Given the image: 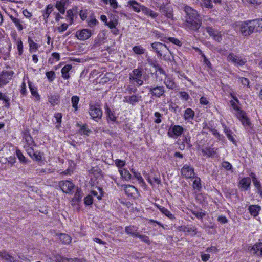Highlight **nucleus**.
Masks as SVG:
<instances>
[{
	"instance_id": "nucleus-1",
	"label": "nucleus",
	"mask_w": 262,
	"mask_h": 262,
	"mask_svg": "<svg viewBox=\"0 0 262 262\" xmlns=\"http://www.w3.org/2000/svg\"><path fill=\"white\" fill-rule=\"evenodd\" d=\"M186 13L185 25L190 29L198 30L201 27L202 21L198 12L190 6L185 5L183 7Z\"/></svg>"
},
{
	"instance_id": "nucleus-2",
	"label": "nucleus",
	"mask_w": 262,
	"mask_h": 262,
	"mask_svg": "<svg viewBox=\"0 0 262 262\" xmlns=\"http://www.w3.org/2000/svg\"><path fill=\"white\" fill-rule=\"evenodd\" d=\"M239 27L241 34L245 36L250 35L254 32L255 30L257 31H258L256 19L242 22Z\"/></svg>"
},
{
	"instance_id": "nucleus-3",
	"label": "nucleus",
	"mask_w": 262,
	"mask_h": 262,
	"mask_svg": "<svg viewBox=\"0 0 262 262\" xmlns=\"http://www.w3.org/2000/svg\"><path fill=\"white\" fill-rule=\"evenodd\" d=\"M151 46L158 57H164L167 52L171 55H172V53L169 50L168 47L164 44L159 42H155L152 43Z\"/></svg>"
},
{
	"instance_id": "nucleus-4",
	"label": "nucleus",
	"mask_w": 262,
	"mask_h": 262,
	"mask_svg": "<svg viewBox=\"0 0 262 262\" xmlns=\"http://www.w3.org/2000/svg\"><path fill=\"white\" fill-rule=\"evenodd\" d=\"M159 11L168 19H173V10L172 6L169 3H162L157 6Z\"/></svg>"
},
{
	"instance_id": "nucleus-5",
	"label": "nucleus",
	"mask_w": 262,
	"mask_h": 262,
	"mask_svg": "<svg viewBox=\"0 0 262 262\" xmlns=\"http://www.w3.org/2000/svg\"><path fill=\"white\" fill-rule=\"evenodd\" d=\"M146 89L148 90L149 94H151L152 97L160 98L165 96V90L163 86H147Z\"/></svg>"
},
{
	"instance_id": "nucleus-6",
	"label": "nucleus",
	"mask_w": 262,
	"mask_h": 262,
	"mask_svg": "<svg viewBox=\"0 0 262 262\" xmlns=\"http://www.w3.org/2000/svg\"><path fill=\"white\" fill-rule=\"evenodd\" d=\"M142 75V70L141 68L134 69L132 71V73L129 74V80L134 81L136 82L138 86H141L143 84V81L141 79Z\"/></svg>"
},
{
	"instance_id": "nucleus-7",
	"label": "nucleus",
	"mask_w": 262,
	"mask_h": 262,
	"mask_svg": "<svg viewBox=\"0 0 262 262\" xmlns=\"http://www.w3.org/2000/svg\"><path fill=\"white\" fill-rule=\"evenodd\" d=\"M89 114L93 119L98 121L101 118L102 112L98 105L90 104Z\"/></svg>"
},
{
	"instance_id": "nucleus-8",
	"label": "nucleus",
	"mask_w": 262,
	"mask_h": 262,
	"mask_svg": "<svg viewBox=\"0 0 262 262\" xmlns=\"http://www.w3.org/2000/svg\"><path fill=\"white\" fill-rule=\"evenodd\" d=\"M14 74L13 71H4L0 73V87L6 85L12 79Z\"/></svg>"
},
{
	"instance_id": "nucleus-9",
	"label": "nucleus",
	"mask_w": 262,
	"mask_h": 262,
	"mask_svg": "<svg viewBox=\"0 0 262 262\" xmlns=\"http://www.w3.org/2000/svg\"><path fill=\"white\" fill-rule=\"evenodd\" d=\"M181 173L186 179H192L195 176L194 168L190 165H184L181 169Z\"/></svg>"
},
{
	"instance_id": "nucleus-10",
	"label": "nucleus",
	"mask_w": 262,
	"mask_h": 262,
	"mask_svg": "<svg viewBox=\"0 0 262 262\" xmlns=\"http://www.w3.org/2000/svg\"><path fill=\"white\" fill-rule=\"evenodd\" d=\"M227 60L230 62H232L235 65L239 66H244L247 62L245 58H242L240 57L235 55L233 53H230L228 57Z\"/></svg>"
},
{
	"instance_id": "nucleus-11",
	"label": "nucleus",
	"mask_w": 262,
	"mask_h": 262,
	"mask_svg": "<svg viewBox=\"0 0 262 262\" xmlns=\"http://www.w3.org/2000/svg\"><path fill=\"white\" fill-rule=\"evenodd\" d=\"M184 128L180 125H174L168 132V135L171 138L180 136L183 132Z\"/></svg>"
},
{
	"instance_id": "nucleus-12",
	"label": "nucleus",
	"mask_w": 262,
	"mask_h": 262,
	"mask_svg": "<svg viewBox=\"0 0 262 262\" xmlns=\"http://www.w3.org/2000/svg\"><path fill=\"white\" fill-rule=\"evenodd\" d=\"M59 187L63 192L65 193H70L73 189L74 185L69 181H62L59 183Z\"/></svg>"
},
{
	"instance_id": "nucleus-13",
	"label": "nucleus",
	"mask_w": 262,
	"mask_h": 262,
	"mask_svg": "<svg viewBox=\"0 0 262 262\" xmlns=\"http://www.w3.org/2000/svg\"><path fill=\"white\" fill-rule=\"evenodd\" d=\"M92 35V32L90 30L86 29H82L80 31H78L76 33V36L80 40H85L89 38Z\"/></svg>"
},
{
	"instance_id": "nucleus-14",
	"label": "nucleus",
	"mask_w": 262,
	"mask_h": 262,
	"mask_svg": "<svg viewBox=\"0 0 262 262\" xmlns=\"http://www.w3.org/2000/svg\"><path fill=\"white\" fill-rule=\"evenodd\" d=\"M206 31L210 36L213 37L215 40L217 42L221 41L222 35L220 32L209 27L206 28Z\"/></svg>"
},
{
	"instance_id": "nucleus-15",
	"label": "nucleus",
	"mask_w": 262,
	"mask_h": 262,
	"mask_svg": "<svg viewBox=\"0 0 262 262\" xmlns=\"http://www.w3.org/2000/svg\"><path fill=\"white\" fill-rule=\"evenodd\" d=\"M237 117L244 126H249L251 123L244 111H239L237 114Z\"/></svg>"
},
{
	"instance_id": "nucleus-16",
	"label": "nucleus",
	"mask_w": 262,
	"mask_h": 262,
	"mask_svg": "<svg viewBox=\"0 0 262 262\" xmlns=\"http://www.w3.org/2000/svg\"><path fill=\"white\" fill-rule=\"evenodd\" d=\"M141 98V96H138L137 95L125 96L123 98V101L124 102L130 103L132 105H134L136 103H137L140 101Z\"/></svg>"
},
{
	"instance_id": "nucleus-17",
	"label": "nucleus",
	"mask_w": 262,
	"mask_h": 262,
	"mask_svg": "<svg viewBox=\"0 0 262 262\" xmlns=\"http://www.w3.org/2000/svg\"><path fill=\"white\" fill-rule=\"evenodd\" d=\"M217 148L211 147H205L201 149V151L204 156L207 157H212L217 153Z\"/></svg>"
},
{
	"instance_id": "nucleus-18",
	"label": "nucleus",
	"mask_w": 262,
	"mask_h": 262,
	"mask_svg": "<svg viewBox=\"0 0 262 262\" xmlns=\"http://www.w3.org/2000/svg\"><path fill=\"white\" fill-rule=\"evenodd\" d=\"M53 10V6L51 4H49L46 6L45 10L42 11V18L46 23L48 22V18Z\"/></svg>"
},
{
	"instance_id": "nucleus-19",
	"label": "nucleus",
	"mask_w": 262,
	"mask_h": 262,
	"mask_svg": "<svg viewBox=\"0 0 262 262\" xmlns=\"http://www.w3.org/2000/svg\"><path fill=\"white\" fill-rule=\"evenodd\" d=\"M182 230L187 234H191L193 236L195 235L197 233L196 227L192 225H189L182 227Z\"/></svg>"
},
{
	"instance_id": "nucleus-20",
	"label": "nucleus",
	"mask_w": 262,
	"mask_h": 262,
	"mask_svg": "<svg viewBox=\"0 0 262 262\" xmlns=\"http://www.w3.org/2000/svg\"><path fill=\"white\" fill-rule=\"evenodd\" d=\"M253 183L256 189L257 192L260 195V196H262V187L260 183V182L258 180L256 176L254 173L251 174Z\"/></svg>"
},
{
	"instance_id": "nucleus-21",
	"label": "nucleus",
	"mask_w": 262,
	"mask_h": 262,
	"mask_svg": "<svg viewBox=\"0 0 262 262\" xmlns=\"http://www.w3.org/2000/svg\"><path fill=\"white\" fill-rule=\"evenodd\" d=\"M215 4H221V0H212ZM201 6L207 8L212 9L213 7L211 0H200Z\"/></svg>"
},
{
	"instance_id": "nucleus-22",
	"label": "nucleus",
	"mask_w": 262,
	"mask_h": 262,
	"mask_svg": "<svg viewBox=\"0 0 262 262\" xmlns=\"http://www.w3.org/2000/svg\"><path fill=\"white\" fill-rule=\"evenodd\" d=\"M251 184V179L249 177L243 178L239 183V187L245 190H247Z\"/></svg>"
},
{
	"instance_id": "nucleus-23",
	"label": "nucleus",
	"mask_w": 262,
	"mask_h": 262,
	"mask_svg": "<svg viewBox=\"0 0 262 262\" xmlns=\"http://www.w3.org/2000/svg\"><path fill=\"white\" fill-rule=\"evenodd\" d=\"M137 228L134 226H126L125 228V232L133 237H136L138 236V232H137Z\"/></svg>"
},
{
	"instance_id": "nucleus-24",
	"label": "nucleus",
	"mask_w": 262,
	"mask_h": 262,
	"mask_svg": "<svg viewBox=\"0 0 262 262\" xmlns=\"http://www.w3.org/2000/svg\"><path fill=\"white\" fill-rule=\"evenodd\" d=\"M128 5L132 7L133 10L137 13L141 11L142 7L143 5H141L135 0H130L127 2Z\"/></svg>"
},
{
	"instance_id": "nucleus-25",
	"label": "nucleus",
	"mask_w": 262,
	"mask_h": 262,
	"mask_svg": "<svg viewBox=\"0 0 262 262\" xmlns=\"http://www.w3.org/2000/svg\"><path fill=\"white\" fill-rule=\"evenodd\" d=\"M68 2V0H59L56 2L55 7L61 14L65 13V6Z\"/></svg>"
},
{
	"instance_id": "nucleus-26",
	"label": "nucleus",
	"mask_w": 262,
	"mask_h": 262,
	"mask_svg": "<svg viewBox=\"0 0 262 262\" xmlns=\"http://www.w3.org/2000/svg\"><path fill=\"white\" fill-rule=\"evenodd\" d=\"M250 251L258 256H262V243L260 242L255 244L251 247Z\"/></svg>"
},
{
	"instance_id": "nucleus-27",
	"label": "nucleus",
	"mask_w": 262,
	"mask_h": 262,
	"mask_svg": "<svg viewBox=\"0 0 262 262\" xmlns=\"http://www.w3.org/2000/svg\"><path fill=\"white\" fill-rule=\"evenodd\" d=\"M141 11L145 15L149 16L152 18H155L158 16V14L157 12H154L145 6H143Z\"/></svg>"
},
{
	"instance_id": "nucleus-28",
	"label": "nucleus",
	"mask_w": 262,
	"mask_h": 262,
	"mask_svg": "<svg viewBox=\"0 0 262 262\" xmlns=\"http://www.w3.org/2000/svg\"><path fill=\"white\" fill-rule=\"evenodd\" d=\"M0 257L6 262H15L14 257L6 251H0Z\"/></svg>"
},
{
	"instance_id": "nucleus-29",
	"label": "nucleus",
	"mask_w": 262,
	"mask_h": 262,
	"mask_svg": "<svg viewBox=\"0 0 262 262\" xmlns=\"http://www.w3.org/2000/svg\"><path fill=\"white\" fill-rule=\"evenodd\" d=\"M122 186L124 187L125 193L128 196H133L137 191L136 188L132 185H123Z\"/></svg>"
},
{
	"instance_id": "nucleus-30",
	"label": "nucleus",
	"mask_w": 262,
	"mask_h": 262,
	"mask_svg": "<svg viewBox=\"0 0 262 262\" xmlns=\"http://www.w3.org/2000/svg\"><path fill=\"white\" fill-rule=\"evenodd\" d=\"M29 86L32 95L35 97V101H39L40 99V96L37 92V88L34 85H32L30 83H29Z\"/></svg>"
},
{
	"instance_id": "nucleus-31",
	"label": "nucleus",
	"mask_w": 262,
	"mask_h": 262,
	"mask_svg": "<svg viewBox=\"0 0 262 262\" xmlns=\"http://www.w3.org/2000/svg\"><path fill=\"white\" fill-rule=\"evenodd\" d=\"M72 69V66L70 64H66L61 69L62 77L64 79H68L70 78L69 72Z\"/></svg>"
},
{
	"instance_id": "nucleus-32",
	"label": "nucleus",
	"mask_w": 262,
	"mask_h": 262,
	"mask_svg": "<svg viewBox=\"0 0 262 262\" xmlns=\"http://www.w3.org/2000/svg\"><path fill=\"white\" fill-rule=\"evenodd\" d=\"M248 209L250 214L255 217L258 215L259 212L260 210V207L256 205H250Z\"/></svg>"
},
{
	"instance_id": "nucleus-33",
	"label": "nucleus",
	"mask_w": 262,
	"mask_h": 262,
	"mask_svg": "<svg viewBox=\"0 0 262 262\" xmlns=\"http://www.w3.org/2000/svg\"><path fill=\"white\" fill-rule=\"evenodd\" d=\"M157 207L162 213L165 214V215L169 219L171 220L174 219V216L167 208L158 205H157Z\"/></svg>"
},
{
	"instance_id": "nucleus-34",
	"label": "nucleus",
	"mask_w": 262,
	"mask_h": 262,
	"mask_svg": "<svg viewBox=\"0 0 262 262\" xmlns=\"http://www.w3.org/2000/svg\"><path fill=\"white\" fill-rule=\"evenodd\" d=\"M12 22L15 24L16 27L19 31H21L24 28L23 26V21H21L19 19L13 16L12 15L9 16Z\"/></svg>"
},
{
	"instance_id": "nucleus-35",
	"label": "nucleus",
	"mask_w": 262,
	"mask_h": 262,
	"mask_svg": "<svg viewBox=\"0 0 262 262\" xmlns=\"http://www.w3.org/2000/svg\"><path fill=\"white\" fill-rule=\"evenodd\" d=\"M164 83L166 87L171 90H176L177 85L172 79L170 78H166L165 79Z\"/></svg>"
},
{
	"instance_id": "nucleus-36",
	"label": "nucleus",
	"mask_w": 262,
	"mask_h": 262,
	"mask_svg": "<svg viewBox=\"0 0 262 262\" xmlns=\"http://www.w3.org/2000/svg\"><path fill=\"white\" fill-rule=\"evenodd\" d=\"M119 172L123 179L128 181L131 179V174L126 169H120Z\"/></svg>"
},
{
	"instance_id": "nucleus-37",
	"label": "nucleus",
	"mask_w": 262,
	"mask_h": 262,
	"mask_svg": "<svg viewBox=\"0 0 262 262\" xmlns=\"http://www.w3.org/2000/svg\"><path fill=\"white\" fill-rule=\"evenodd\" d=\"M162 41L167 43L169 42H171L174 45H177L178 46H182L181 42L178 39L174 37L165 38V39H163Z\"/></svg>"
},
{
	"instance_id": "nucleus-38",
	"label": "nucleus",
	"mask_w": 262,
	"mask_h": 262,
	"mask_svg": "<svg viewBox=\"0 0 262 262\" xmlns=\"http://www.w3.org/2000/svg\"><path fill=\"white\" fill-rule=\"evenodd\" d=\"M194 112L191 108H187L184 114V118L185 120L192 119L194 117Z\"/></svg>"
},
{
	"instance_id": "nucleus-39",
	"label": "nucleus",
	"mask_w": 262,
	"mask_h": 262,
	"mask_svg": "<svg viewBox=\"0 0 262 262\" xmlns=\"http://www.w3.org/2000/svg\"><path fill=\"white\" fill-rule=\"evenodd\" d=\"M49 102L53 106L58 104L59 102V96L58 95H52L49 97Z\"/></svg>"
},
{
	"instance_id": "nucleus-40",
	"label": "nucleus",
	"mask_w": 262,
	"mask_h": 262,
	"mask_svg": "<svg viewBox=\"0 0 262 262\" xmlns=\"http://www.w3.org/2000/svg\"><path fill=\"white\" fill-rule=\"evenodd\" d=\"M59 236V239L63 244H68L71 241V237L68 234L61 233Z\"/></svg>"
},
{
	"instance_id": "nucleus-41",
	"label": "nucleus",
	"mask_w": 262,
	"mask_h": 262,
	"mask_svg": "<svg viewBox=\"0 0 262 262\" xmlns=\"http://www.w3.org/2000/svg\"><path fill=\"white\" fill-rule=\"evenodd\" d=\"M97 191L93 190L91 191L92 194L93 196H96L98 200H100L101 199L102 196L103 195V191L102 189L100 187H97Z\"/></svg>"
},
{
	"instance_id": "nucleus-42",
	"label": "nucleus",
	"mask_w": 262,
	"mask_h": 262,
	"mask_svg": "<svg viewBox=\"0 0 262 262\" xmlns=\"http://www.w3.org/2000/svg\"><path fill=\"white\" fill-rule=\"evenodd\" d=\"M194 178L195 180L193 183V188L194 189L200 191L202 188L201 179L200 178L196 176H195Z\"/></svg>"
},
{
	"instance_id": "nucleus-43",
	"label": "nucleus",
	"mask_w": 262,
	"mask_h": 262,
	"mask_svg": "<svg viewBox=\"0 0 262 262\" xmlns=\"http://www.w3.org/2000/svg\"><path fill=\"white\" fill-rule=\"evenodd\" d=\"M133 52L138 55H142L145 53V49L141 45L134 46L132 49Z\"/></svg>"
},
{
	"instance_id": "nucleus-44",
	"label": "nucleus",
	"mask_w": 262,
	"mask_h": 262,
	"mask_svg": "<svg viewBox=\"0 0 262 262\" xmlns=\"http://www.w3.org/2000/svg\"><path fill=\"white\" fill-rule=\"evenodd\" d=\"M28 43L29 44L30 51L31 52H35L37 50L39 45L35 43L30 37L28 38Z\"/></svg>"
},
{
	"instance_id": "nucleus-45",
	"label": "nucleus",
	"mask_w": 262,
	"mask_h": 262,
	"mask_svg": "<svg viewBox=\"0 0 262 262\" xmlns=\"http://www.w3.org/2000/svg\"><path fill=\"white\" fill-rule=\"evenodd\" d=\"M224 132H225L226 135L227 136L228 139L229 140H230L234 143H235L236 142L235 139L234 138V137L232 135V132L230 129L225 127L224 128Z\"/></svg>"
},
{
	"instance_id": "nucleus-46",
	"label": "nucleus",
	"mask_w": 262,
	"mask_h": 262,
	"mask_svg": "<svg viewBox=\"0 0 262 262\" xmlns=\"http://www.w3.org/2000/svg\"><path fill=\"white\" fill-rule=\"evenodd\" d=\"M71 101L73 107L74 108L75 111H77L78 110V104L79 101V97L77 96H74L72 97Z\"/></svg>"
},
{
	"instance_id": "nucleus-47",
	"label": "nucleus",
	"mask_w": 262,
	"mask_h": 262,
	"mask_svg": "<svg viewBox=\"0 0 262 262\" xmlns=\"http://www.w3.org/2000/svg\"><path fill=\"white\" fill-rule=\"evenodd\" d=\"M105 111L107 115L108 119L115 122L116 121V118L114 115V114L111 111V110L108 108V107L106 105L105 107Z\"/></svg>"
},
{
	"instance_id": "nucleus-48",
	"label": "nucleus",
	"mask_w": 262,
	"mask_h": 262,
	"mask_svg": "<svg viewBox=\"0 0 262 262\" xmlns=\"http://www.w3.org/2000/svg\"><path fill=\"white\" fill-rule=\"evenodd\" d=\"M46 75L48 80L50 82L53 81L55 78V73L53 71L46 72Z\"/></svg>"
},
{
	"instance_id": "nucleus-49",
	"label": "nucleus",
	"mask_w": 262,
	"mask_h": 262,
	"mask_svg": "<svg viewBox=\"0 0 262 262\" xmlns=\"http://www.w3.org/2000/svg\"><path fill=\"white\" fill-rule=\"evenodd\" d=\"M79 132L81 134L88 135L89 134V133L91 132V130H90V129H88L86 127V125H83L80 126Z\"/></svg>"
},
{
	"instance_id": "nucleus-50",
	"label": "nucleus",
	"mask_w": 262,
	"mask_h": 262,
	"mask_svg": "<svg viewBox=\"0 0 262 262\" xmlns=\"http://www.w3.org/2000/svg\"><path fill=\"white\" fill-rule=\"evenodd\" d=\"M238 82H240L243 86L249 87V80L248 79L245 77H238Z\"/></svg>"
},
{
	"instance_id": "nucleus-51",
	"label": "nucleus",
	"mask_w": 262,
	"mask_h": 262,
	"mask_svg": "<svg viewBox=\"0 0 262 262\" xmlns=\"http://www.w3.org/2000/svg\"><path fill=\"white\" fill-rule=\"evenodd\" d=\"M137 237L139 238L142 242L146 243L148 245H150L151 242L149 237L145 235H140L138 233V236Z\"/></svg>"
},
{
	"instance_id": "nucleus-52",
	"label": "nucleus",
	"mask_w": 262,
	"mask_h": 262,
	"mask_svg": "<svg viewBox=\"0 0 262 262\" xmlns=\"http://www.w3.org/2000/svg\"><path fill=\"white\" fill-rule=\"evenodd\" d=\"M222 167L226 169L227 170H232V165L227 161H223L222 163Z\"/></svg>"
},
{
	"instance_id": "nucleus-53",
	"label": "nucleus",
	"mask_w": 262,
	"mask_h": 262,
	"mask_svg": "<svg viewBox=\"0 0 262 262\" xmlns=\"http://www.w3.org/2000/svg\"><path fill=\"white\" fill-rule=\"evenodd\" d=\"M87 23L88 26L92 28L96 26L98 23V21L95 18L92 17L90 19L88 20Z\"/></svg>"
},
{
	"instance_id": "nucleus-54",
	"label": "nucleus",
	"mask_w": 262,
	"mask_h": 262,
	"mask_svg": "<svg viewBox=\"0 0 262 262\" xmlns=\"http://www.w3.org/2000/svg\"><path fill=\"white\" fill-rule=\"evenodd\" d=\"M28 146H35L36 144L35 143L34 141L33 140L32 137L31 136H27V138H24Z\"/></svg>"
},
{
	"instance_id": "nucleus-55",
	"label": "nucleus",
	"mask_w": 262,
	"mask_h": 262,
	"mask_svg": "<svg viewBox=\"0 0 262 262\" xmlns=\"http://www.w3.org/2000/svg\"><path fill=\"white\" fill-rule=\"evenodd\" d=\"M178 95L182 99L185 101H187L190 98L189 94L184 91L180 92Z\"/></svg>"
},
{
	"instance_id": "nucleus-56",
	"label": "nucleus",
	"mask_w": 262,
	"mask_h": 262,
	"mask_svg": "<svg viewBox=\"0 0 262 262\" xmlns=\"http://www.w3.org/2000/svg\"><path fill=\"white\" fill-rule=\"evenodd\" d=\"M147 180L151 185L154 184H159L161 182L160 179L158 177H154L152 179L148 178Z\"/></svg>"
},
{
	"instance_id": "nucleus-57",
	"label": "nucleus",
	"mask_w": 262,
	"mask_h": 262,
	"mask_svg": "<svg viewBox=\"0 0 262 262\" xmlns=\"http://www.w3.org/2000/svg\"><path fill=\"white\" fill-rule=\"evenodd\" d=\"M125 164V161L120 160V159H117L115 161V165L117 167H118L120 169L121 168L123 167Z\"/></svg>"
},
{
	"instance_id": "nucleus-58",
	"label": "nucleus",
	"mask_w": 262,
	"mask_h": 262,
	"mask_svg": "<svg viewBox=\"0 0 262 262\" xmlns=\"http://www.w3.org/2000/svg\"><path fill=\"white\" fill-rule=\"evenodd\" d=\"M84 203L87 205H90L92 204L93 203L92 196L91 195L86 196L84 199Z\"/></svg>"
},
{
	"instance_id": "nucleus-59",
	"label": "nucleus",
	"mask_w": 262,
	"mask_h": 262,
	"mask_svg": "<svg viewBox=\"0 0 262 262\" xmlns=\"http://www.w3.org/2000/svg\"><path fill=\"white\" fill-rule=\"evenodd\" d=\"M66 17L67 18H69L70 19V24H72L73 23L74 15L71 10H69L67 11Z\"/></svg>"
},
{
	"instance_id": "nucleus-60",
	"label": "nucleus",
	"mask_w": 262,
	"mask_h": 262,
	"mask_svg": "<svg viewBox=\"0 0 262 262\" xmlns=\"http://www.w3.org/2000/svg\"><path fill=\"white\" fill-rule=\"evenodd\" d=\"M17 49L18 51V54L21 55L23 52V42L21 40H19L17 43Z\"/></svg>"
},
{
	"instance_id": "nucleus-61",
	"label": "nucleus",
	"mask_w": 262,
	"mask_h": 262,
	"mask_svg": "<svg viewBox=\"0 0 262 262\" xmlns=\"http://www.w3.org/2000/svg\"><path fill=\"white\" fill-rule=\"evenodd\" d=\"M217 221L219 222L221 224H225L227 223L228 221V219L226 218L225 216L224 215H220L217 217Z\"/></svg>"
},
{
	"instance_id": "nucleus-62",
	"label": "nucleus",
	"mask_w": 262,
	"mask_h": 262,
	"mask_svg": "<svg viewBox=\"0 0 262 262\" xmlns=\"http://www.w3.org/2000/svg\"><path fill=\"white\" fill-rule=\"evenodd\" d=\"M33 146H27L26 148V151L28 153V154L30 156V157H31L33 155H34V151L32 148Z\"/></svg>"
},
{
	"instance_id": "nucleus-63",
	"label": "nucleus",
	"mask_w": 262,
	"mask_h": 262,
	"mask_svg": "<svg viewBox=\"0 0 262 262\" xmlns=\"http://www.w3.org/2000/svg\"><path fill=\"white\" fill-rule=\"evenodd\" d=\"M68 25L66 23H63L61 25L60 27H59L58 28L57 30L59 33H62L64 31H66L68 29Z\"/></svg>"
},
{
	"instance_id": "nucleus-64",
	"label": "nucleus",
	"mask_w": 262,
	"mask_h": 262,
	"mask_svg": "<svg viewBox=\"0 0 262 262\" xmlns=\"http://www.w3.org/2000/svg\"><path fill=\"white\" fill-rule=\"evenodd\" d=\"M154 115L155 117L156 118L154 122L157 124L161 123V119H160V117H161V114L159 112H155Z\"/></svg>"
}]
</instances>
